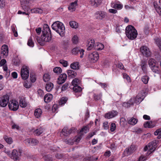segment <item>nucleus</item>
Instances as JSON below:
<instances>
[{
    "label": "nucleus",
    "mask_w": 161,
    "mask_h": 161,
    "mask_svg": "<svg viewBox=\"0 0 161 161\" xmlns=\"http://www.w3.org/2000/svg\"><path fill=\"white\" fill-rule=\"evenodd\" d=\"M42 35L41 37H37V41L41 45L43 46L45 42L52 41V35L50 29L47 24H45L42 31Z\"/></svg>",
    "instance_id": "1"
},
{
    "label": "nucleus",
    "mask_w": 161,
    "mask_h": 161,
    "mask_svg": "<svg viewBox=\"0 0 161 161\" xmlns=\"http://www.w3.org/2000/svg\"><path fill=\"white\" fill-rule=\"evenodd\" d=\"M52 27L53 29L55 31L61 36H64L65 27L62 23L59 21L55 22L52 25Z\"/></svg>",
    "instance_id": "2"
},
{
    "label": "nucleus",
    "mask_w": 161,
    "mask_h": 161,
    "mask_svg": "<svg viewBox=\"0 0 161 161\" xmlns=\"http://www.w3.org/2000/svg\"><path fill=\"white\" fill-rule=\"evenodd\" d=\"M125 34L128 38L131 40L135 39L138 34L136 30L131 25H128L126 27Z\"/></svg>",
    "instance_id": "3"
},
{
    "label": "nucleus",
    "mask_w": 161,
    "mask_h": 161,
    "mask_svg": "<svg viewBox=\"0 0 161 161\" xmlns=\"http://www.w3.org/2000/svg\"><path fill=\"white\" fill-rule=\"evenodd\" d=\"M157 142L156 141H153L150 142L147 146H145L144 148V151H147L149 150L148 153L149 154L153 152L157 147Z\"/></svg>",
    "instance_id": "4"
},
{
    "label": "nucleus",
    "mask_w": 161,
    "mask_h": 161,
    "mask_svg": "<svg viewBox=\"0 0 161 161\" xmlns=\"http://www.w3.org/2000/svg\"><path fill=\"white\" fill-rule=\"evenodd\" d=\"M35 0H20V4L23 9L28 11V9L30 4L32 3Z\"/></svg>",
    "instance_id": "5"
},
{
    "label": "nucleus",
    "mask_w": 161,
    "mask_h": 161,
    "mask_svg": "<svg viewBox=\"0 0 161 161\" xmlns=\"http://www.w3.org/2000/svg\"><path fill=\"white\" fill-rule=\"evenodd\" d=\"M76 129L73 127L69 129L67 127H65L62 130V134L65 136H67L71 133L76 131Z\"/></svg>",
    "instance_id": "6"
},
{
    "label": "nucleus",
    "mask_w": 161,
    "mask_h": 161,
    "mask_svg": "<svg viewBox=\"0 0 161 161\" xmlns=\"http://www.w3.org/2000/svg\"><path fill=\"white\" fill-rule=\"evenodd\" d=\"M21 75L22 78L26 80L29 76V71L28 68L26 66H23L21 70Z\"/></svg>",
    "instance_id": "7"
},
{
    "label": "nucleus",
    "mask_w": 161,
    "mask_h": 161,
    "mask_svg": "<svg viewBox=\"0 0 161 161\" xmlns=\"http://www.w3.org/2000/svg\"><path fill=\"white\" fill-rule=\"evenodd\" d=\"M9 97L8 95L3 96L0 99V106L1 107H6L9 103Z\"/></svg>",
    "instance_id": "8"
},
{
    "label": "nucleus",
    "mask_w": 161,
    "mask_h": 161,
    "mask_svg": "<svg viewBox=\"0 0 161 161\" xmlns=\"http://www.w3.org/2000/svg\"><path fill=\"white\" fill-rule=\"evenodd\" d=\"M9 108L13 111H16L19 108L18 103L16 101H10L8 104Z\"/></svg>",
    "instance_id": "9"
},
{
    "label": "nucleus",
    "mask_w": 161,
    "mask_h": 161,
    "mask_svg": "<svg viewBox=\"0 0 161 161\" xmlns=\"http://www.w3.org/2000/svg\"><path fill=\"white\" fill-rule=\"evenodd\" d=\"M140 51L142 54L147 57L150 56L151 55V52L147 47H141L140 48Z\"/></svg>",
    "instance_id": "10"
},
{
    "label": "nucleus",
    "mask_w": 161,
    "mask_h": 161,
    "mask_svg": "<svg viewBox=\"0 0 161 161\" xmlns=\"http://www.w3.org/2000/svg\"><path fill=\"white\" fill-rule=\"evenodd\" d=\"M84 52V49H79L77 47L74 48L72 50V53L73 54L76 55L80 54V58H83Z\"/></svg>",
    "instance_id": "11"
},
{
    "label": "nucleus",
    "mask_w": 161,
    "mask_h": 161,
    "mask_svg": "<svg viewBox=\"0 0 161 161\" xmlns=\"http://www.w3.org/2000/svg\"><path fill=\"white\" fill-rule=\"evenodd\" d=\"M89 58L91 59L92 61L93 62H95L98 59L99 55L97 52H94L89 55Z\"/></svg>",
    "instance_id": "12"
},
{
    "label": "nucleus",
    "mask_w": 161,
    "mask_h": 161,
    "mask_svg": "<svg viewBox=\"0 0 161 161\" xmlns=\"http://www.w3.org/2000/svg\"><path fill=\"white\" fill-rule=\"evenodd\" d=\"M8 46L6 45H3L1 48V55L3 57H6L8 54Z\"/></svg>",
    "instance_id": "13"
},
{
    "label": "nucleus",
    "mask_w": 161,
    "mask_h": 161,
    "mask_svg": "<svg viewBox=\"0 0 161 161\" xmlns=\"http://www.w3.org/2000/svg\"><path fill=\"white\" fill-rule=\"evenodd\" d=\"M135 150V146L133 145H131L130 147L127 148L124 151L125 155L128 156L133 153Z\"/></svg>",
    "instance_id": "14"
},
{
    "label": "nucleus",
    "mask_w": 161,
    "mask_h": 161,
    "mask_svg": "<svg viewBox=\"0 0 161 161\" xmlns=\"http://www.w3.org/2000/svg\"><path fill=\"white\" fill-rule=\"evenodd\" d=\"M67 76L65 74H61L58 78L57 83L59 84H61L64 83L66 79Z\"/></svg>",
    "instance_id": "15"
},
{
    "label": "nucleus",
    "mask_w": 161,
    "mask_h": 161,
    "mask_svg": "<svg viewBox=\"0 0 161 161\" xmlns=\"http://www.w3.org/2000/svg\"><path fill=\"white\" fill-rule=\"evenodd\" d=\"M118 112L114 110H112L105 114V117L107 119H110L114 117L117 115Z\"/></svg>",
    "instance_id": "16"
},
{
    "label": "nucleus",
    "mask_w": 161,
    "mask_h": 161,
    "mask_svg": "<svg viewBox=\"0 0 161 161\" xmlns=\"http://www.w3.org/2000/svg\"><path fill=\"white\" fill-rule=\"evenodd\" d=\"M10 157L14 160H19V159L18 153L15 149L13 150Z\"/></svg>",
    "instance_id": "17"
},
{
    "label": "nucleus",
    "mask_w": 161,
    "mask_h": 161,
    "mask_svg": "<svg viewBox=\"0 0 161 161\" xmlns=\"http://www.w3.org/2000/svg\"><path fill=\"white\" fill-rule=\"evenodd\" d=\"M77 2L78 0H76L74 2L71 3L70 5L68 7L69 10L71 12L75 11L77 5Z\"/></svg>",
    "instance_id": "18"
},
{
    "label": "nucleus",
    "mask_w": 161,
    "mask_h": 161,
    "mask_svg": "<svg viewBox=\"0 0 161 161\" xmlns=\"http://www.w3.org/2000/svg\"><path fill=\"white\" fill-rule=\"evenodd\" d=\"M73 89L74 91L75 92L78 93H80V94L78 96H77V95H76V96H77V97H78L79 96H81V92L82 90L81 87H80V86L78 85H76L74 86Z\"/></svg>",
    "instance_id": "19"
},
{
    "label": "nucleus",
    "mask_w": 161,
    "mask_h": 161,
    "mask_svg": "<svg viewBox=\"0 0 161 161\" xmlns=\"http://www.w3.org/2000/svg\"><path fill=\"white\" fill-rule=\"evenodd\" d=\"M140 65L142 70L144 73H146L147 71V62L145 60H142L141 62Z\"/></svg>",
    "instance_id": "20"
},
{
    "label": "nucleus",
    "mask_w": 161,
    "mask_h": 161,
    "mask_svg": "<svg viewBox=\"0 0 161 161\" xmlns=\"http://www.w3.org/2000/svg\"><path fill=\"white\" fill-rule=\"evenodd\" d=\"M96 15H99V19H101L104 18L106 16L105 12L102 11H98L95 13Z\"/></svg>",
    "instance_id": "21"
},
{
    "label": "nucleus",
    "mask_w": 161,
    "mask_h": 161,
    "mask_svg": "<svg viewBox=\"0 0 161 161\" xmlns=\"http://www.w3.org/2000/svg\"><path fill=\"white\" fill-rule=\"evenodd\" d=\"M95 43V41L94 40H90L88 43V47L87 48L88 50H91L93 48Z\"/></svg>",
    "instance_id": "22"
},
{
    "label": "nucleus",
    "mask_w": 161,
    "mask_h": 161,
    "mask_svg": "<svg viewBox=\"0 0 161 161\" xmlns=\"http://www.w3.org/2000/svg\"><path fill=\"white\" fill-rule=\"evenodd\" d=\"M53 87V83L51 82H49L46 84V91L48 92H50Z\"/></svg>",
    "instance_id": "23"
},
{
    "label": "nucleus",
    "mask_w": 161,
    "mask_h": 161,
    "mask_svg": "<svg viewBox=\"0 0 161 161\" xmlns=\"http://www.w3.org/2000/svg\"><path fill=\"white\" fill-rule=\"evenodd\" d=\"M52 97V95L50 94H46L44 98V101L45 103H47L50 101Z\"/></svg>",
    "instance_id": "24"
},
{
    "label": "nucleus",
    "mask_w": 161,
    "mask_h": 161,
    "mask_svg": "<svg viewBox=\"0 0 161 161\" xmlns=\"http://www.w3.org/2000/svg\"><path fill=\"white\" fill-rule=\"evenodd\" d=\"M133 104V102L132 99H130L127 102L124 103L123 104V106L125 108L129 107L130 105Z\"/></svg>",
    "instance_id": "25"
},
{
    "label": "nucleus",
    "mask_w": 161,
    "mask_h": 161,
    "mask_svg": "<svg viewBox=\"0 0 161 161\" xmlns=\"http://www.w3.org/2000/svg\"><path fill=\"white\" fill-rule=\"evenodd\" d=\"M42 112L41 109L37 108L36 109L34 112V115L36 118H39L42 114Z\"/></svg>",
    "instance_id": "26"
},
{
    "label": "nucleus",
    "mask_w": 161,
    "mask_h": 161,
    "mask_svg": "<svg viewBox=\"0 0 161 161\" xmlns=\"http://www.w3.org/2000/svg\"><path fill=\"white\" fill-rule=\"evenodd\" d=\"M90 2L91 5L95 7H97L101 3L100 1L98 0H91Z\"/></svg>",
    "instance_id": "27"
},
{
    "label": "nucleus",
    "mask_w": 161,
    "mask_h": 161,
    "mask_svg": "<svg viewBox=\"0 0 161 161\" xmlns=\"http://www.w3.org/2000/svg\"><path fill=\"white\" fill-rule=\"evenodd\" d=\"M67 74L68 76L71 78H74L77 75V74L75 71L71 70H68Z\"/></svg>",
    "instance_id": "28"
},
{
    "label": "nucleus",
    "mask_w": 161,
    "mask_h": 161,
    "mask_svg": "<svg viewBox=\"0 0 161 161\" xmlns=\"http://www.w3.org/2000/svg\"><path fill=\"white\" fill-rule=\"evenodd\" d=\"M152 71L155 73L159 74L160 72L159 67L156 65H154L150 67Z\"/></svg>",
    "instance_id": "29"
},
{
    "label": "nucleus",
    "mask_w": 161,
    "mask_h": 161,
    "mask_svg": "<svg viewBox=\"0 0 161 161\" xmlns=\"http://www.w3.org/2000/svg\"><path fill=\"white\" fill-rule=\"evenodd\" d=\"M31 13L42 14L43 12V10L40 8H36L31 9Z\"/></svg>",
    "instance_id": "30"
},
{
    "label": "nucleus",
    "mask_w": 161,
    "mask_h": 161,
    "mask_svg": "<svg viewBox=\"0 0 161 161\" xmlns=\"http://www.w3.org/2000/svg\"><path fill=\"white\" fill-rule=\"evenodd\" d=\"M79 63L78 62H74L70 65V67L74 69H79Z\"/></svg>",
    "instance_id": "31"
},
{
    "label": "nucleus",
    "mask_w": 161,
    "mask_h": 161,
    "mask_svg": "<svg viewBox=\"0 0 161 161\" xmlns=\"http://www.w3.org/2000/svg\"><path fill=\"white\" fill-rule=\"evenodd\" d=\"M43 129L42 128H40L37 129L34 131V134L36 136H39L43 133Z\"/></svg>",
    "instance_id": "32"
},
{
    "label": "nucleus",
    "mask_w": 161,
    "mask_h": 161,
    "mask_svg": "<svg viewBox=\"0 0 161 161\" xmlns=\"http://www.w3.org/2000/svg\"><path fill=\"white\" fill-rule=\"evenodd\" d=\"M3 138L6 142L9 144H11L13 142V139L11 137H8L7 136H5Z\"/></svg>",
    "instance_id": "33"
},
{
    "label": "nucleus",
    "mask_w": 161,
    "mask_h": 161,
    "mask_svg": "<svg viewBox=\"0 0 161 161\" xmlns=\"http://www.w3.org/2000/svg\"><path fill=\"white\" fill-rule=\"evenodd\" d=\"M70 26L72 28L76 29L78 27V24L74 21H72L69 22Z\"/></svg>",
    "instance_id": "34"
},
{
    "label": "nucleus",
    "mask_w": 161,
    "mask_h": 161,
    "mask_svg": "<svg viewBox=\"0 0 161 161\" xmlns=\"http://www.w3.org/2000/svg\"><path fill=\"white\" fill-rule=\"evenodd\" d=\"M89 130V126L88 125L84 126L81 129L80 131V134H82V132H83L85 133H86Z\"/></svg>",
    "instance_id": "35"
},
{
    "label": "nucleus",
    "mask_w": 161,
    "mask_h": 161,
    "mask_svg": "<svg viewBox=\"0 0 161 161\" xmlns=\"http://www.w3.org/2000/svg\"><path fill=\"white\" fill-rule=\"evenodd\" d=\"M137 119L132 117L128 121V123L129 124L134 125L137 123Z\"/></svg>",
    "instance_id": "36"
},
{
    "label": "nucleus",
    "mask_w": 161,
    "mask_h": 161,
    "mask_svg": "<svg viewBox=\"0 0 161 161\" xmlns=\"http://www.w3.org/2000/svg\"><path fill=\"white\" fill-rule=\"evenodd\" d=\"M80 82V81L79 79L77 78H75L73 80L71 83L73 86H75L79 85Z\"/></svg>",
    "instance_id": "37"
},
{
    "label": "nucleus",
    "mask_w": 161,
    "mask_h": 161,
    "mask_svg": "<svg viewBox=\"0 0 161 161\" xmlns=\"http://www.w3.org/2000/svg\"><path fill=\"white\" fill-rule=\"evenodd\" d=\"M154 135H158L157 138L160 139L161 138V128L157 129L154 132Z\"/></svg>",
    "instance_id": "38"
},
{
    "label": "nucleus",
    "mask_w": 161,
    "mask_h": 161,
    "mask_svg": "<svg viewBox=\"0 0 161 161\" xmlns=\"http://www.w3.org/2000/svg\"><path fill=\"white\" fill-rule=\"evenodd\" d=\"M74 138H71L69 139H66L64 140V142L67 144L70 145H73L74 142Z\"/></svg>",
    "instance_id": "39"
},
{
    "label": "nucleus",
    "mask_w": 161,
    "mask_h": 161,
    "mask_svg": "<svg viewBox=\"0 0 161 161\" xmlns=\"http://www.w3.org/2000/svg\"><path fill=\"white\" fill-rule=\"evenodd\" d=\"M155 62L156 61L154 59L152 58H150L148 61V64L150 67L152 66L155 65Z\"/></svg>",
    "instance_id": "40"
},
{
    "label": "nucleus",
    "mask_w": 161,
    "mask_h": 161,
    "mask_svg": "<svg viewBox=\"0 0 161 161\" xmlns=\"http://www.w3.org/2000/svg\"><path fill=\"white\" fill-rule=\"evenodd\" d=\"M19 105L22 108H25L27 106L26 102L22 98L20 99L19 100Z\"/></svg>",
    "instance_id": "41"
},
{
    "label": "nucleus",
    "mask_w": 161,
    "mask_h": 161,
    "mask_svg": "<svg viewBox=\"0 0 161 161\" xmlns=\"http://www.w3.org/2000/svg\"><path fill=\"white\" fill-rule=\"evenodd\" d=\"M53 71L54 73L59 74L62 72V70L59 67H56L53 69Z\"/></svg>",
    "instance_id": "42"
},
{
    "label": "nucleus",
    "mask_w": 161,
    "mask_h": 161,
    "mask_svg": "<svg viewBox=\"0 0 161 161\" xmlns=\"http://www.w3.org/2000/svg\"><path fill=\"white\" fill-rule=\"evenodd\" d=\"M149 79V77L148 76L145 75L143 76L142 78V81L145 84H147V83Z\"/></svg>",
    "instance_id": "43"
},
{
    "label": "nucleus",
    "mask_w": 161,
    "mask_h": 161,
    "mask_svg": "<svg viewBox=\"0 0 161 161\" xmlns=\"http://www.w3.org/2000/svg\"><path fill=\"white\" fill-rule=\"evenodd\" d=\"M143 98H142L141 97V95H140V94H139L138 95H137L135 98V102L136 103H139L140 102H141L143 99Z\"/></svg>",
    "instance_id": "44"
},
{
    "label": "nucleus",
    "mask_w": 161,
    "mask_h": 161,
    "mask_svg": "<svg viewBox=\"0 0 161 161\" xmlns=\"http://www.w3.org/2000/svg\"><path fill=\"white\" fill-rule=\"evenodd\" d=\"M70 86L69 84L68 83H65L62 86L61 88V91H63L66 90L68 88H69Z\"/></svg>",
    "instance_id": "45"
},
{
    "label": "nucleus",
    "mask_w": 161,
    "mask_h": 161,
    "mask_svg": "<svg viewBox=\"0 0 161 161\" xmlns=\"http://www.w3.org/2000/svg\"><path fill=\"white\" fill-rule=\"evenodd\" d=\"M113 7L114 8L118 9H121L123 7L122 5L121 4H118L117 3L113 4Z\"/></svg>",
    "instance_id": "46"
},
{
    "label": "nucleus",
    "mask_w": 161,
    "mask_h": 161,
    "mask_svg": "<svg viewBox=\"0 0 161 161\" xmlns=\"http://www.w3.org/2000/svg\"><path fill=\"white\" fill-rule=\"evenodd\" d=\"M43 159L46 161H52L53 159L50 155H47L43 157Z\"/></svg>",
    "instance_id": "47"
},
{
    "label": "nucleus",
    "mask_w": 161,
    "mask_h": 161,
    "mask_svg": "<svg viewBox=\"0 0 161 161\" xmlns=\"http://www.w3.org/2000/svg\"><path fill=\"white\" fill-rule=\"evenodd\" d=\"M68 100V98L66 97H62L60 100V104L63 105L66 103Z\"/></svg>",
    "instance_id": "48"
},
{
    "label": "nucleus",
    "mask_w": 161,
    "mask_h": 161,
    "mask_svg": "<svg viewBox=\"0 0 161 161\" xmlns=\"http://www.w3.org/2000/svg\"><path fill=\"white\" fill-rule=\"evenodd\" d=\"M50 78V75L48 74H45L43 76V80L45 82L48 81L49 80Z\"/></svg>",
    "instance_id": "49"
},
{
    "label": "nucleus",
    "mask_w": 161,
    "mask_h": 161,
    "mask_svg": "<svg viewBox=\"0 0 161 161\" xmlns=\"http://www.w3.org/2000/svg\"><path fill=\"white\" fill-rule=\"evenodd\" d=\"M39 143V141L35 138H31V144L33 145H36Z\"/></svg>",
    "instance_id": "50"
},
{
    "label": "nucleus",
    "mask_w": 161,
    "mask_h": 161,
    "mask_svg": "<svg viewBox=\"0 0 161 161\" xmlns=\"http://www.w3.org/2000/svg\"><path fill=\"white\" fill-rule=\"evenodd\" d=\"M102 97L101 94H95L94 96V98L95 100L98 101L100 100Z\"/></svg>",
    "instance_id": "51"
},
{
    "label": "nucleus",
    "mask_w": 161,
    "mask_h": 161,
    "mask_svg": "<svg viewBox=\"0 0 161 161\" xmlns=\"http://www.w3.org/2000/svg\"><path fill=\"white\" fill-rule=\"evenodd\" d=\"M72 42L73 43L76 44L78 42V37L77 36L75 35L72 38Z\"/></svg>",
    "instance_id": "52"
},
{
    "label": "nucleus",
    "mask_w": 161,
    "mask_h": 161,
    "mask_svg": "<svg viewBox=\"0 0 161 161\" xmlns=\"http://www.w3.org/2000/svg\"><path fill=\"white\" fill-rule=\"evenodd\" d=\"M59 63L64 67H66L68 65V62L64 60H60L59 61Z\"/></svg>",
    "instance_id": "53"
},
{
    "label": "nucleus",
    "mask_w": 161,
    "mask_h": 161,
    "mask_svg": "<svg viewBox=\"0 0 161 161\" xmlns=\"http://www.w3.org/2000/svg\"><path fill=\"white\" fill-rule=\"evenodd\" d=\"M14 64L15 65H19L20 64V60L17 58L14 60Z\"/></svg>",
    "instance_id": "54"
},
{
    "label": "nucleus",
    "mask_w": 161,
    "mask_h": 161,
    "mask_svg": "<svg viewBox=\"0 0 161 161\" xmlns=\"http://www.w3.org/2000/svg\"><path fill=\"white\" fill-rule=\"evenodd\" d=\"M28 45L31 47H33L34 46V42H32L31 37L29 39L27 42Z\"/></svg>",
    "instance_id": "55"
},
{
    "label": "nucleus",
    "mask_w": 161,
    "mask_h": 161,
    "mask_svg": "<svg viewBox=\"0 0 161 161\" xmlns=\"http://www.w3.org/2000/svg\"><path fill=\"white\" fill-rule=\"evenodd\" d=\"M55 156L58 159H61L64 158V155L62 153H58L55 154Z\"/></svg>",
    "instance_id": "56"
},
{
    "label": "nucleus",
    "mask_w": 161,
    "mask_h": 161,
    "mask_svg": "<svg viewBox=\"0 0 161 161\" xmlns=\"http://www.w3.org/2000/svg\"><path fill=\"white\" fill-rule=\"evenodd\" d=\"M30 78L32 82H34L36 80L35 75H33V74L31 73H30Z\"/></svg>",
    "instance_id": "57"
},
{
    "label": "nucleus",
    "mask_w": 161,
    "mask_h": 161,
    "mask_svg": "<svg viewBox=\"0 0 161 161\" xmlns=\"http://www.w3.org/2000/svg\"><path fill=\"white\" fill-rule=\"evenodd\" d=\"M116 127V124L114 123H112L110 125V130L111 132H113L115 130Z\"/></svg>",
    "instance_id": "58"
},
{
    "label": "nucleus",
    "mask_w": 161,
    "mask_h": 161,
    "mask_svg": "<svg viewBox=\"0 0 161 161\" xmlns=\"http://www.w3.org/2000/svg\"><path fill=\"white\" fill-rule=\"evenodd\" d=\"M127 123V121L124 118H122L120 119V124L123 125L124 126Z\"/></svg>",
    "instance_id": "59"
},
{
    "label": "nucleus",
    "mask_w": 161,
    "mask_h": 161,
    "mask_svg": "<svg viewBox=\"0 0 161 161\" xmlns=\"http://www.w3.org/2000/svg\"><path fill=\"white\" fill-rule=\"evenodd\" d=\"M97 47L96 48V49L98 50H102L104 47V45L101 43L98 44L97 45Z\"/></svg>",
    "instance_id": "60"
},
{
    "label": "nucleus",
    "mask_w": 161,
    "mask_h": 161,
    "mask_svg": "<svg viewBox=\"0 0 161 161\" xmlns=\"http://www.w3.org/2000/svg\"><path fill=\"white\" fill-rule=\"evenodd\" d=\"M123 75L124 79H126V80L129 82L130 81V78L128 75L125 73H123Z\"/></svg>",
    "instance_id": "61"
},
{
    "label": "nucleus",
    "mask_w": 161,
    "mask_h": 161,
    "mask_svg": "<svg viewBox=\"0 0 161 161\" xmlns=\"http://www.w3.org/2000/svg\"><path fill=\"white\" fill-rule=\"evenodd\" d=\"M37 94L40 97H42L44 95V93L43 91L41 89H39L37 92Z\"/></svg>",
    "instance_id": "62"
},
{
    "label": "nucleus",
    "mask_w": 161,
    "mask_h": 161,
    "mask_svg": "<svg viewBox=\"0 0 161 161\" xmlns=\"http://www.w3.org/2000/svg\"><path fill=\"white\" fill-rule=\"evenodd\" d=\"M5 3L4 0H0V8H3L5 6Z\"/></svg>",
    "instance_id": "63"
},
{
    "label": "nucleus",
    "mask_w": 161,
    "mask_h": 161,
    "mask_svg": "<svg viewBox=\"0 0 161 161\" xmlns=\"http://www.w3.org/2000/svg\"><path fill=\"white\" fill-rule=\"evenodd\" d=\"M82 138L81 136L80 135L78 136L77 137H76L75 138H74V142H79L80 139Z\"/></svg>",
    "instance_id": "64"
}]
</instances>
